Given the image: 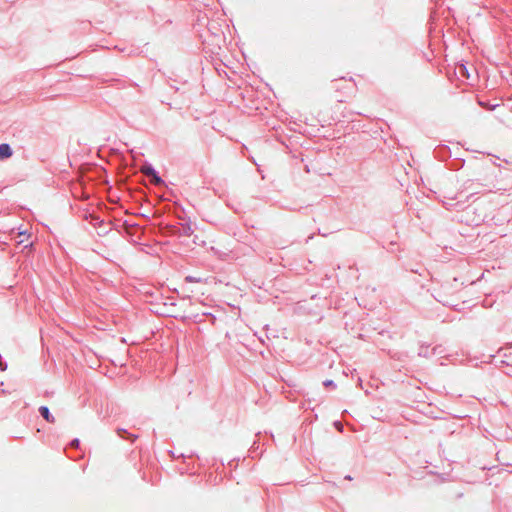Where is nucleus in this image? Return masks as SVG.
<instances>
[{
	"label": "nucleus",
	"instance_id": "f03ea898",
	"mask_svg": "<svg viewBox=\"0 0 512 512\" xmlns=\"http://www.w3.org/2000/svg\"><path fill=\"white\" fill-rule=\"evenodd\" d=\"M39 411L42 415V417L47 421V422H50V423H55V418L50 414V411L49 409L46 407V406H41L39 408Z\"/></svg>",
	"mask_w": 512,
	"mask_h": 512
},
{
	"label": "nucleus",
	"instance_id": "423d86ee",
	"mask_svg": "<svg viewBox=\"0 0 512 512\" xmlns=\"http://www.w3.org/2000/svg\"><path fill=\"white\" fill-rule=\"evenodd\" d=\"M71 445L73 447H77L79 445V441L77 439H75V440L72 441Z\"/></svg>",
	"mask_w": 512,
	"mask_h": 512
},
{
	"label": "nucleus",
	"instance_id": "39448f33",
	"mask_svg": "<svg viewBox=\"0 0 512 512\" xmlns=\"http://www.w3.org/2000/svg\"><path fill=\"white\" fill-rule=\"evenodd\" d=\"M323 384H324L326 387H329V386H333V385H334V383H333V381H332V380H326V381H324V383H323Z\"/></svg>",
	"mask_w": 512,
	"mask_h": 512
},
{
	"label": "nucleus",
	"instance_id": "7ed1b4c3",
	"mask_svg": "<svg viewBox=\"0 0 512 512\" xmlns=\"http://www.w3.org/2000/svg\"><path fill=\"white\" fill-rule=\"evenodd\" d=\"M140 171L147 175V176H150L152 177V175H154L156 172L155 170L150 166V165H143L141 168H140Z\"/></svg>",
	"mask_w": 512,
	"mask_h": 512
},
{
	"label": "nucleus",
	"instance_id": "f257e3e1",
	"mask_svg": "<svg viewBox=\"0 0 512 512\" xmlns=\"http://www.w3.org/2000/svg\"><path fill=\"white\" fill-rule=\"evenodd\" d=\"M12 155V150L8 144H0V159L9 158Z\"/></svg>",
	"mask_w": 512,
	"mask_h": 512
},
{
	"label": "nucleus",
	"instance_id": "20e7f679",
	"mask_svg": "<svg viewBox=\"0 0 512 512\" xmlns=\"http://www.w3.org/2000/svg\"><path fill=\"white\" fill-rule=\"evenodd\" d=\"M151 182L154 184V185H161L163 184V180L157 175V173H155L154 175H152L151 177Z\"/></svg>",
	"mask_w": 512,
	"mask_h": 512
},
{
	"label": "nucleus",
	"instance_id": "0eeeda50",
	"mask_svg": "<svg viewBox=\"0 0 512 512\" xmlns=\"http://www.w3.org/2000/svg\"><path fill=\"white\" fill-rule=\"evenodd\" d=\"M459 69H460V73H462V74H463V73H464V71L466 70V68H465V66H464V65H460Z\"/></svg>",
	"mask_w": 512,
	"mask_h": 512
}]
</instances>
